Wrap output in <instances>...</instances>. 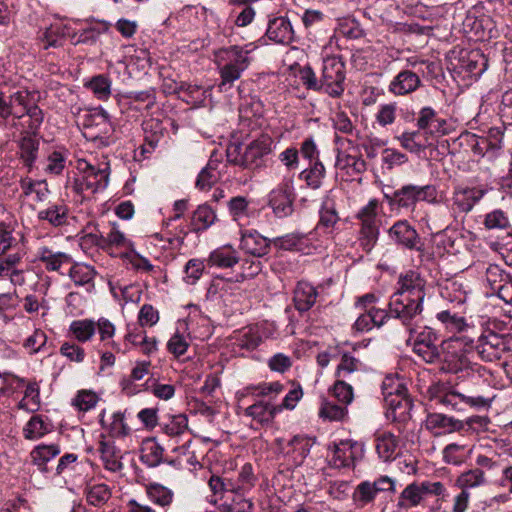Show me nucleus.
<instances>
[{
	"label": "nucleus",
	"instance_id": "obj_27",
	"mask_svg": "<svg viewBox=\"0 0 512 512\" xmlns=\"http://www.w3.org/2000/svg\"><path fill=\"white\" fill-rule=\"evenodd\" d=\"M98 451L107 470L117 472L122 469L123 464L120 461V450L116 447L113 440H107L105 435L102 434Z\"/></svg>",
	"mask_w": 512,
	"mask_h": 512
},
{
	"label": "nucleus",
	"instance_id": "obj_48",
	"mask_svg": "<svg viewBox=\"0 0 512 512\" xmlns=\"http://www.w3.org/2000/svg\"><path fill=\"white\" fill-rule=\"evenodd\" d=\"M423 501L418 489V483L409 484L400 494L397 506L400 509L408 510L421 504Z\"/></svg>",
	"mask_w": 512,
	"mask_h": 512
},
{
	"label": "nucleus",
	"instance_id": "obj_35",
	"mask_svg": "<svg viewBox=\"0 0 512 512\" xmlns=\"http://www.w3.org/2000/svg\"><path fill=\"white\" fill-rule=\"evenodd\" d=\"M69 209L61 203L49 205L46 209L38 212V219L47 221L54 227H60L68 223Z\"/></svg>",
	"mask_w": 512,
	"mask_h": 512
},
{
	"label": "nucleus",
	"instance_id": "obj_46",
	"mask_svg": "<svg viewBox=\"0 0 512 512\" xmlns=\"http://www.w3.org/2000/svg\"><path fill=\"white\" fill-rule=\"evenodd\" d=\"M50 432V427L41 415L32 416L23 428V436L27 440H38Z\"/></svg>",
	"mask_w": 512,
	"mask_h": 512
},
{
	"label": "nucleus",
	"instance_id": "obj_24",
	"mask_svg": "<svg viewBox=\"0 0 512 512\" xmlns=\"http://www.w3.org/2000/svg\"><path fill=\"white\" fill-rule=\"evenodd\" d=\"M222 162V154L217 150L211 153L210 159L198 175L196 187L205 190L210 189L221 177L218 170L219 164Z\"/></svg>",
	"mask_w": 512,
	"mask_h": 512
},
{
	"label": "nucleus",
	"instance_id": "obj_7",
	"mask_svg": "<svg viewBox=\"0 0 512 512\" xmlns=\"http://www.w3.org/2000/svg\"><path fill=\"white\" fill-rule=\"evenodd\" d=\"M345 78V64L341 58L332 56L324 59L321 77L324 93L333 98L341 97L345 90Z\"/></svg>",
	"mask_w": 512,
	"mask_h": 512
},
{
	"label": "nucleus",
	"instance_id": "obj_54",
	"mask_svg": "<svg viewBox=\"0 0 512 512\" xmlns=\"http://www.w3.org/2000/svg\"><path fill=\"white\" fill-rule=\"evenodd\" d=\"M347 415V408L345 405H338L336 403L324 400L319 410V416L329 421H341Z\"/></svg>",
	"mask_w": 512,
	"mask_h": 512
},
{
	"label": "nucleus",
	"instance_id": "obj_39",
	"mask_svg": "<svg viewBox=\"0 0 512 512\" xmlns=\"http://www.w3.org/2000/svg\"><path fill=\"white\" fill-rule=\"evenodd\" d=\"M336 167L341 170H347V173L351 175L365 172L367 164L361 156L338 152Z\"/></svg>",
	"mask_w": 512,
	"mask_h": 512
},
{
	"label": "nucleus",
	"instance_id": "obj_15",
	"mask_svg": "<svg viewBox=\"0 0 512 512\" xmlns=\"http://www.w3.org/2000/svg\"><path fill=\"white\" fill-rule=\"evenodd\" d=\"M250 50L238 45L226 49V82H233L240 78L242 72L250 64Z\"/></svg>",
	"mask_w": 512,
	"mask_h": 512
},
{
	"label": "nucleus",
	"instance_id": "obj_49",
	"mask_svg": "<svg viewBox=\"0 0 512 512\" xmlns=\"http://www.w3.org/2000/svg\"><path fill=\"white\" fill-rule=\"evenodd\" d=\"M163 447L153 440L146 442L144 453L141 455V461L148 467L154 468L163 462Z\"/></svg>",
	"mask_w": 512,
	"mask_h": 512
},
{
	"label": "nucleus",
	"instance_id": "obj_25",
	"mask_svg": "<svg viewBox=\"0 0 512 512\" xmlns=\"http://www.w3.org/2000/svg\"><path fill=\"white\" fill-rule=\"evenodd\" d=\"M318 297L317 289L307 281H299L294 290L293 302L299 312L312 308Z\"/></svg>",
	"mask_w": 512,
	"mask_h": 512
},
{
	"label": "nucleus",
	"instance_id": "obj_23",
	"mask_svg": "<svg viewBox=\"0 0 512 512\" xmlns=\"http://www.w3.org/2000/svg\"><path fill=\"white\" fill-rule=\"evenodd\" d=\"M446 124V120L439 118L437 112L430 106L421 108L418 113L417 128L425 131L430 130L436 138L446 134Z\"/></svg>",
	"mask_w": 512,
	"mask_h": 512
},
{
	"label": "nucleus",
	"instance_id": "obj_50",
	"mask_svg": "<svg viewBox=\"0 0 512 512\" xmlns=\"http://www.w3.org/2000/svg\"><path fill=\"white\" fill-rule=\"evenodd\" d=\"M486 479L482 469L475 468L463 472L456 480V484L462 489L479 487L485 484Z\"/></svg>",
	"mask_w": 512,
	"mask_h": 512
},
{
	"label": "nucleus",
	"instance_id": "obj_4",
	"mask_svg": "<svg viewBox=\"0 0 512 512\" xmlns=\"http://www.w3.org/2000/svg\"><path fill=\"white\" fill-rule=\"evenodd\" d=\"M392 319L400 321L410 335L418 333L423 311V301L392 294L388 304Z\"/></svg>",
	"mask_w": 512,
	"mask_h": 512
},
{
	"label": "nucleus",
	"instance_id": "obj_26",
	"mask_svg": "<svg viewBox=\"0 0 512 512\" xmlns=\"http://www.w3.org/2000/svg\"><path fill=\"white\" fill-rule=\"evenodd\" d=\"M68 274L76 286H85L86 291L89 293L94 291V278L97 275V271L93 266L75 262L70 267Z\"/></svg>",
	"mask_w": 512,
	"mask_h": 512
},
{
	"label": "nucleus",
	"instance_id": "obj_19",
	"mask_svg": "<svg viewBox=\"0 0 512 512\" xmlns=\"http://www.w3.org/2000/svg\"><path fill=\"white\" fill-rule=\"evenodd\" d=\"M425 427L435 434H446L464 429V422L443 413H429L425 420Z\"/></svg>",
	"mask_w": 512,
	"mask_h": 512
},
{
	"label": "nucleus",
	"instance_id": "obj_12",
	"mask_svg": "<svg viewBox=\"0 0 512 512\" xmlns=\"http://www.w3.org/2000/svg\"><path fill=\"white\" fill-rule=\"evenodd\" d=\"M426 281L419 272L409 270L404 274H400L397 281V289L393 293L406 298H413L424 301L426 292Z\"/></svg>",
	"mask_w": 512,
	"mask_h": 512
},
{
	"label": "nucleus",
	"instance_id": "obj_41",
	"mask_svg": "<svg viewBox=\"0 0 512 512\" xmlns=\"http://www.w3.org/2000/svg\"><path fill=\"white\" fill-rule=\"evenodd\" d=\"M91 239V242L99 247L115 246V247H127L130 243L124 234L119 231L115 226L111 229L106 237L102 234H89L87 236Z\"/></svg>",
	"mask_w": 512,
	"mask_h": 512
},
{
	"label": "nucleus",
	"instance_id": "obj_20",
	"mask_svg": "<svg viewBox=\"0 0 512 512\" xmlns=\"http://www.w3.org/2000/svg\"><path fill=\"white\" fill-rule=\"evenodd\" d=\"M266 36L278 44H290L294 40V31L288 18L274 17L268 21Z\"/></svg>",
	"mask_w": 512,
	"mask_h": 512
},
{
	"label": "nucleus",
	"instance_id": "obj_6",
	"mask_svg": "<svg viewBox=\"0 0 512 512\" xmlns=\"http://www.w3.org/2000/svg\"><path fill=\"white\" fill-rule=\"evenodd\" d=\"M509 335L498 334L492 330H485L477 339L474 346L481 360L493 362L500 360L504 353L510 350Z\"/></svg>",
	"mask_w": 512,
	"mask_h": 512
},
{
	"label": "nucleus",
	"instance_id": "obj_52",
	"mask_svg": "<svg viewBox=\"0 0 512 512\" xmlns=\"http://www.w3.org/2000/svg\"><path fill=\"white\" fill-rule=\"evenodd\" d=\"M230 491L233 495L231 503H226V512H252L253 505L250 500L237 493L233 484L226 483V492Z\"/></svg>",
	"mask_w": 512,
	"mask_h": 512
},
{
	"label": "nucleus",
	"instance_id": "obj_57",
	"mask_svg": "<svg viewBox=\"0 0 512 512\" xmlns=\"http://www.w3.org/2000/svg\"><path fill=\"white\" fill-rule=\"evenodd\" d=\"M436 317L451 332H460L466 326L464 317L452 313L450 310H443L437 313Z\"/></svg>",
	"mask_w": 512,
	"mask_h": 512
},
{
	"label": "nucleus",
	"instance_id": "obj_18",
	"mask_svg": "<svg viewBox=\"0 0 512 512\" xmlns=\"http://www.w3.org/2000/svg\"><path fill=\"white\" fill-rule=\"evenodd\" d=\"M271 245V240L262 236L256 230L241 232L240 247L247 254L263 257L269 253Z\"/></svg>",
	"mask_w": 512,
	"mask_h": 512
},
{
	"label": "nucleus",
	"instance_id": "obj_31",
	"mask_svg": "<svg viewBox=\"0 0 512 512\" xmlns=\"http://www.w3.org/2000/svg\"><path fill=\"white\" fill-rule=\"evenodd\" d=\"M376 451L383 461H391L395 458L398 447L397 437L389 431L375 434Z\"/></svg>",
	"mask_w": 512,
	"mask_h": 512
},
{
	"label": "nucleus",
	"instance_id": "obj_28",
	"mask_svg": "<svg viewBox=\"0 0 512 512\" xmlns=\"http://www.w3.org/2000/svg\"><path fill=\"white\" fill-rule=\"evenodd\" d=\"M216 220L215 212L208 205H200L192 214L189 229L180 233L186 236L189 232H200L208 229Z\"/></svg>",
	"mask_w": 512,
	"mask_h": 512
},
{
	"label": "nucleus",
	"instance_id": "obj_33",
	"mask_svg": "<svg viewBox=\"0 0 512 512\" xmlns=\"http://www.w3.org/2000/svg\"><path fill=\"white\" fill-rule=\"evenodd\" d=\"M412 407L413 402L410 397H407L396 409L386 411V418L395 423L396 429L400 434L404 433L407 429V425L411 420Z\"/></svg>",
	"mask_w": 512,
	"mask_h": 512
},
{
	"label": "nucleus",
	"instance_id": "obj_16",
	"mask_svg": "<svg viewBox=\"0 0 512 512\" xmlns=\"http://www.w3.org/2000/svg\"><path fill=\"white\" fill-rule=\"evenodd\" d=\"M422 85L420 76L409 69L401 70L388 85V91L395 96H407Z\"/></svg>",
	"mask_w": 512,
	"mask_h": 512
},
{
	"label": "nucleus",
	"instance_id": "obj_34",
	"mask_svg": "<svg viewBox=\"0 0 512 512\" xmlns=\"http://www.w3.org/2000/svg\"><path fill=\"white\" fill-rule=\"evenodd\" d=\"M38 259L48 271H59L60 268L72 262V257L64 252H53L48 247H41L37 252Z\"/></svg>",
	"mask_w": 512,
	"mask_h": 512
},
{
	"label": "nucleus",
	"instance_id": "obj_30",
	"mask_svg": "<svg viewBox=\"0 0 512 512\" xmlns=\"http://www.w3.org/2000/svg\"><path fill=\"white\" fill-rule=\"evenodd\" d=\"M357 448V442L351 440L341 441L338 445H335L332 458L334 465L337 467L353 466L358 458L356 454Z\"/></svg>",
	"mask_w": 512,
	"mask_h": 512
},
{
	"label": "nucleus",
	"instance_id": "obj_60",
	"mask_svg": "<svg viewBox=\"0 0 512 512\" xmlns=\"http://www.w3.org/2000/svg\"><path fill=\"white\" fill-rule=\"evenodd\" d=\"M484 226L489 230L507 229L510 227V221L504 211L496 209L486 214L484 219Z\"/></svg>",
	"mask_w": 512,
	"mask_h": 512
},
{
	"label": "nucleus",
	"instance_id": "obj_51",
	"mask_svg": "<svg viewBox=\"0 0 512 512\" xmlns=\"http://www.w3.org/2000/svg\"><path fill=\"white\" fill-rule=\"evenodd\" d=\"M65 35L66 26L61 24H51L44 30L40 36V40L44 43V48L48 49L49 47L60 46V40L64 38Z\"/></svg>",
	"mask_w": 512,
	"mask_h": 512
},
{
	"label": "nucleus",
	"instance_id": "obj_8",
	"mask_svg": "<svg viewBox=\"0 0 512 512\" xmlns=\"http://www.w3.org/2000/svg\"><path fill=\"white\" fill-rule=\"evenodd\" d=\"M377 208L378 201L372 199L357 214V219L361 222L359 242L366 252H370L378 240L379 220L377 218Z\"/></svg>",
	"mask_w": 512,
	"mask_h": 512
},
{
	"label": "nucleus",
	"instance_id": "obj_62",
	"mask_svg": "<svg viewBox=\"0 0 512 512\" xmlns=\"http://www.w3.org/2000/svg\"><path fill=\"white\" fill-rule=\"evenodd\" d=\"M332 393L334 397L343 405L347 406L353 400V388L345 381V379L337 378L333 387Z\"/></svg>",
	"mask_w": 512,
	"mask_h": 512
},
{
	"label": "nucleus",
	"instance_id": "obj_14",
	"mask_svg": "<svg viewBox=\"0 0 512 512\" xmlns=\"http://www.w3.org/2000/svg\"><path fill=\"white\" fill-rule=\"evenodd\" d=\"M294 200L293 187L282 183L269 193L268 204L278 218H284L292 214Z\"/></svg>",
	"mask_w": 512,
	"mask_h": 512
},
{
	"label": "nucleus",
	"instance_id": "obj_13",
	"mask_svg": "<svg viewBox=\"0 0 512 512\" xmlns=\"http://www.w3.org/2000/svg\"><path fill=\"white\" fill-rule=\"evenodd\" d=\"M39 130L32 131L23 130L21 131L20 138L18 140V155L24 167L31 172L34 164L38 158V151L40 146V140L38 138Z\"/></svg>",
	"mask_w": 512,
	"mask_h": 512
},
{
	"label": "nucleus",
	"instance_id": "obj_59",
	"mask_svg": "<svg viewBox=\"0 0 512 512\" xmlns=\"http://www.w3.org/2000/svg\"><path fill=\"white\" fill-rule=\"evenodd\" d=\"M338 220L339 216L334 203L329 199H325L321 205L320 220L318 225L320 227L332 228L338 222Z\"/></svg>",
	"mask_w": 512,
	"mask_h": 512
},
{
	"label": "nucleus",
	"instance_id": "obj_29",
	"mask_svg": "<svg viewBox=\"0 0 512 512\" xmlns=\"http://www.w3.org/2000/svg\"><path fill=\"white\" fill-rule=\"evenodd\" d=\"M61 450L58 444H40L35 446L30 452L32 463L37 466L42 473H48V462L60 454Z\"/></svg>",
	"mask_w": 512,
	"mask_h": 512
},
{
	"label": "nucleus",
	"instance_id": "obj_3",
	"mask_svg": "<svg viewBox=\"0 0 512 512\" xmlns=\"http://www.w3.org/2000/svg\"><path fill=\"white\" fill-rule=\"evenodd\" d=\"M430 400L452 410H462L463 405L481 409L490 407L491 400L480 395L465 394L449 389L443 384L432 385L428 390Z\"/></svg>",
	"mask_w": 512,
	"mask_h": 512
},
{
	"label": "nucleus",
	"instance_id": "obj_37",
	"mask_svg": "<svg viewBox=\"0 0 512 512\" xmlns=\"http://www.w3.org/2000/svg\"><path fill=\"white\" fill-rule=\"evenodd\" d=\"M211 494L206 497L212 509L208 512H224V480L221 476L212 475L209 480Z\"/></svg>",
	"mask_w": 512,
	"mask_h": 512
},
{
	"label": "nucleus",
	"instance_id": "obj_1",
	"mask_svg": "<svg viewBox=\"0 0 512 512\" xmlns=\"http://www.w3.org/2000/svg\"><path fill=\"white\" fill-rule=\"evenodd\" d=\"M40 95L37 91L19 89L7 98L0 92V126L13 134L19 130L20 121L27 116L26 130H40L44 122V112L38 106Z\"/></svg>",
	"mask_w": 512,
	"mask_h": 512
},
{
	"label": "nucleus",
	"instance_id": "obj_43",
	"mask_svg": "<svg viewBox=\"0 0 512 512\" xmlns=\"http://www.w3.org/2000/svg\"><path fill=\"white\" fill-rule=\"evenodd\" d=\"M104 414V411L100 414V423L104 428L108 429L109 435L111 437L124 438L130 434L131 429L125 422V415L123 412L118 411L113 413L112 421L108 426L105 425Z\"/></svg>",
	"mask_w": 512,
	"mask_h": 512
},
{
	"label": "nucleus",
	"instance_id": "obj_53",
	"mask_svg": "<svg viewBox=\"0 0 512 512\" xmlns=\"http://www.w3.org/2000/svg\"><path fill=\"white\" fill-rule=\"evenodd\" d=\"M460 140L470 146L475 155L482 157L486 154L492 155V151L483 137L470 132H465L460 135Z\"/></svg>",
	"mask_w": 512,
	"mask_h": 512
},
{
	"label": "nucleus",
	"instance_id": "obj_9",
	"mask_svg": "<svg viewBox=\"0 0 512 512\" xmlns=\"http://www.w3.org/2000/svg\"><path fill=\"white\" fill-rule=\"evenodd\" d=\"M437 189L434 185L418 186L406 184L394 191V201L398 208L414 209L416 203L425 201L435 203L437 201Z\"/></svg>",
	"mask_w": 512,
	"mask_h": 512
},
{
	"label": "nucleus",
	"instance_id": "obj_21",
	"mask_svg": "<svg viewBox=\"0 0 512 512\" xmlns=\"http://www.w3.org/2000/svg\"><path fill=\"white\" fill-rule=\"evenodd\" d=\"M487 193L483 187H457L453 193V204L460 212H469Z\"/></svg>",
	"mask_w": 512,
	"mask_h": 512
},
{
	"label": "nucleus",
	"instance_id": "obj_47",
	"mask_svg": "<svg viewBox=\"0 0 512 512\" xmlns=\"http://www.w3.org/2000/svg\"><path fill=\"white\" fill-rule=\"evenodd\" d=\"M69 331L79 342H87L95 334L96 322L92 319L74 320L69 326Z\"/></svg>",
	"mask_w": 512,
	"mask_h": 512
},
{
	"label": "nucleus",
	"instance_id": "obj_64",
	"mask_svg": "<svg viewBox=\"0 0 512 512\" xmlns=\"http://www.w3.org/2000/svg\"><path fill=\"white\" fill-rule=\"evenodd\" d=\"M248 200L244 196H236L227 202L228 211L234 221L248 215Z\"/></svg>",
	"mask_w": 512,
	"mask_h": 512
},
{
	"label": "nucleus",
	"instance_id": "obj_42",
	"mask_svg": "<svg viewBox=\"0 0 512 512\" xmlns=\"http://www.w3.org/2000/svg\"><path fill=\"white\" fill-rule=\"evenodd\" d=\"M147 497L161 507L169 506L174 497L171 489L159 483H149L145 486Z\"/></svg>",
	"mask_w": 512,
	"mask_h": 512
},
{
	"label": "nucleus",
	"instance_id": "obj_2",
	"mask_svg": "<svg viewBox=\"0 0 512 512\" xmlns=\"http://www.w3.org/2000/svg\"><path fill=\"white\" fill-rule=\"evenodd\" d=\"M273 139L268 134H262L251 141L242 151L240 143H230L226 147V162L246 169L262 168L265 157L272 152Z\"/></svg>",
	"mask_w": 512,
	"mask_h": 512
},
{
	"label": "nucleus",
	"instance_id": "obj_22",
	"mask_svg": "<svg viewBox=\"0 0 512 512\" xmlns=\"http://www.w3.org/2000/svg\"><path fill=\"white\" fill-rule=\"evenodd\" d=\"M382 394L387 410L396 409L408 396L406 386L398 379L386 377L382 383Z\"/></svg>",
	"mask_w": 512,
	"mask_h": 512
},
{
	"label": "nucleus",
	"instance_id": "obj_44",
	"mask_svg": "<svg viewBox=\"0 0 512 512\" xmlns=\"http://www.w3.org/2000/svg\"><path fill=\"white\" fill-rule=\"evenodd\" d=\"M325 173L326 171L323 163L319 159H316L309 168L304 169L299 174V178L304 180L307 186L311 189H318L322 185Z\"/></svg>",
	"mask_w": 512,
	"mask_h": 512
},
{
	"label": "nucleus",
	"instance_id": "obj_36",
	"mask_svg": "<svg viewBox=\"0 0 512 512\" xmlns=\"http://www.w3.org/2000/svg\"><path fill=\"white\" fill-rule=\"evenodd\" d=\"M313 442L304 436H295L288 443L287 456L292 458L293 464L298 466L310 453Z\"/></svg>",
	"mask_w": 512,
	"mask_h": 512
},
{
	"label": "nucleus",
	"instance_id": "obj_63",
	"mask_svg": "<svg viewBox=\"0 0 512 512\" xmlns=\"http://www.w3.org/2000/svg\"><path fill=\"white\" fill-rule=\"evenodd\" d=\"M303 236L297 233H290L271 240V244L280 250H299Z\"/></svg>",
	"mask_w": 512,
	"mask_h": 512
},
{
	"label": "nucleus",
	"instance_id": "obj_10",
	"mask_svg": "<svg viewBox=\"0 0 512 512\" xmlns=\"http://www.w3.org/2000/svg\"><path fill=\"white\" fill-rule=\"evenodd\" d=\"M108 181L109 166L107 163L104 164L103 168L95 167L87 163L82 178L75 182V191L78 193L85 191L96 193L104 190L108 185Z\"/></svg>",
	"mask_w": 512,
	"mask_h": 512
},
{
	"label": "nucleus",
	"instance_id": "obj_61",
	"mask_svg": "<svg viewBox=\"0 0 512 512\" xmlns=\"http://www.w3.org/2000/svg\"><path fill=\"white\" fill-rule=\"evenodd\" d=\"M414 352L421 356L428 363H435L441 360L442 349L439 350L436 344H423L422 342L414 343Z\"/></svg>",
	"mask_w": 512,
	"mask_h": 512
},
{
	"label": "nucleus",
	"instance_id": "obj_5",
	"mask_svg": "<svg viewBox=\"0 0 512 512\" xmlns=\"http://www.w3.org/2000/svg\"><path fill=\"white\" fill-rule=\"evenodd\" d=\"M469 354L470 352L463 347L461 338L444 341L440 360L441 370L454 374L463 373V376L469 375L470 371L475 370V364L472 363Z\"/></svg>",
	"mask_w": 512,
	"mask_h": 512
},
{
	"label": "nucleus",
	"instance_id": "obj_40",
	"mask_svg": "<svg viewBox=\"0 0 512 512\" xmlns=\"http://www.w3.org/2000/svg\"><path fill=\"white\" fill-rule=\"evenodd\" d=\"M111 80L104 74H98L84 83V87L91 90L94 96L106 101L111 95Z\"/></svg>",
	"mask_w": 512,
	"mask_h": 512
},
{
	"label": "nucleus",
	"instance_id": "obj_17",
	"mask_svg": "<svg viewBox=\"0 0 512 512\" xmlns=\"http://www.w3.org/2000/svg\"><path fill=\"white\" fill-rule=\"evenodd\" d=\"M435 139L436 137L432 135L430 130L425 131L420 130L419 128L414 131H405L398 137V140L404 149L416 154H419L432 146Z\"/></svg>",
	"mask_w": 512,
	"mask_h": 512
},
{
	"label": "nucleus",
	"instance_id": "obj_45",
	"mask_svg": "<svg viewBox=\"0 0 512 512\" xmlns=\"http://www.w3.org/2000/svg\"><path fill=\"white\" fill-rule=\"evenodd\" d=\"M277 409L268 402L258 401L245 409V414L259 423H269L275 417Z\"/></svg>",
	"mask_w": 512,
	"mask_h": 512
},
{
	"label": "nucleus",
	"instance_id": "obj_56",
	"mask_svg": "<svg viewBox=\"0 0 512 512\" xmlns=\"http://www.w3.org/2000/svg\"><path fill=\"white\" fill-rule=\"evenodd\" d=\"M376 496L375 487L371 482H361L353 493V500L358 507H364L374 500Z\"/></svg>",
	"mask_w": 512,
	"mask_h": 512
},
{
	"label": "nucleus",
	"instance_id": "obj_38",
	"mask_svg": "<svg viewBox=\"0 0 512 512\" xmlns=\"http://www.w3.org/2000/svg\"><path fill=\"white\" fill-rule=\"evenodd\" d=\"M229 344L226 346H238L241 349L253 350L259 346L261 337L255 328L248 327L229 337Z\"/></svg>",
	"mask_w": 512,
	"mask_h": 512
},
{
	"label": "nucleus",
	"instance_id": "obj_55",
	"mask_svg": "<svg viewBox=\"0 0 512 512\" xmlns=\"http://www.w3.org/2000/svg\"><path fill=\"white\" fill-rule=\"evenodd\" d=\"M110 497L111 491L106 484L94 485L86 492V500L88 504L96 507L105 504Z\"/></svg>",
	"mask_w": 512,
	"mask_h": 512
},
{
	"label": "nucleus",
	"instance_id": "obj_11",
	"mask_svg": "<svg viewBox=\"0 0 512 512\" xmlns=\"http://www.w3.org/2000/svg\"><path fill=\"white\" fill-rule=\"evenodd\" d=\"M388 235L397 245L408 250H423V242L418 232L407 220L395 222L389 228Z\"/></svg>",
	"mask_w": 512,
	"mask_h": 512
},
{
	"label": "nucleus",
	"instance_id": "obj_58",
	"mask_svg": "<svg viewBox=\"0 0 512 512\" xmlns=\"http://www.w3.org/2000/svg\"><path fill=\"white\" fill-rule=\"evenodd\" d=\"M360 366L361 362L359 359L349 353H344L336 369L335 376L340 379H346L353 372L358 371Z\"/></svg>",
	"mask_w": 512,
	"mask_h": 512
},
{
	"label": "nucleus",
	"instance_id": "obj_32",
	"mask_svg": "<svg viewBox=\"0 0 512 512\" xmlns=\"http://www.w3.org/2000/svg\"><path fill=\"white\" fill-rule=\"evenodd\" d=\"M88 22H90L89 27L75 34L77 36L76 44L93 45L98 41L99 36L108 32L110 28V23L104 20L90 19Z\"/></svg>",
	"mask_w": 512,
	"mask_h": 512
}]
</instances>
